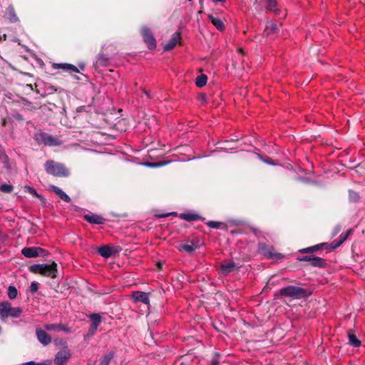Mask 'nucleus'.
<instances>
[{
  "instance_id": "10",
  "label": "nucleus",
  "mask_w": 365,
  "mask_h": 365,
  "mask_svg": "<svg viewBox=\"0 0 365 365\" xmlns=\"http://www.w3.org/2000/svg\"><path fill=\"white\" fill-rule=\"evenodd\" d=\"M329 245L326 242L320 243L314 246H311L307 248H304L299 250L301 253H313L314 252H317L322 249H326L329 250Z\"/></svg>"
},
{
  "instance_id": "5",
  "label": "nucleus",
  "mask_w": 365,
  "mask_h": 365,
  "mask_svg": "<svg viewBox=\"0 0 365 365\" xmlns=\"http://www.w3.org/2000/svg\"><path fill=\"white\" fill-rule=\"evenodd\" d=\"M21 254L28 258H34L38 256H46L48 252L38 247H24L21 250Z\"/></svg>"
},
{
  "instance_id": "14",
  "label": "nucleus",
  "mask_w": 365,
  "mask_h": 365,
  "mask_svg": "<svg viewBox=\"0 0 365 365\" xmlns=\"http://www.w3.org/2000/svg\"><path fill=\"white\" fill-rule=\"evenodd\" d=\"M90 318L92 322L90 332L93 334L101 322V317L98 314H92Z\"/></svg>"
},
{
  "instance_id": "28",
  "label": "nucleus",
  "mask_w": 365,
  "mask_h": 365,
  "mask_svg": "<svg viewBox=\"0 0 365 365\" xmlns=\"http://www.w3.org/2000/svg\"><path fill=\"white\" fill-rule=\"evenodd\" d=\"M349 200L351 202H356L359 201L360 196L358 192H356L352 190H349Z\"/></svg>"
},
{
  "instance_id": "7",
  "label": "nucleus",
  "mask_w": 365,
  "mask_h": 365,
  "mask_svg": "<svg viewBox=\"0 0 365 365\" xmlns=\"http://www.w3.org/2000/svg\"><path fill=\"white\" fill-rule=\"evenodd\" d=\"M70 356L71 353L68 349H64L58 351L54 359L55 365H64Z\"/></svg>"
},
{
  "instance_id": "2",
  "label": "nucleus",
  "mask_w": 365,
  "mask_h": 365,
  "mask_svg": "<svg viewBox=\"0 0 365 365\" xmlns=\"http://www.w3.org/2000/svg\"><path fill=\"white\" fill-rule=\"evenodd\" d=\"M30 271L34 274H41L46 277L55 278L57 272V264H37L30 267Z\"/></svg>"
},
{
  "instance_id": "1",
  "label": "nucleus",
  "mask_w": 365,
  "mask_h": 365,
  "mask_svg": "<svg viewBox=\"0 0 365 365\" xmlns=\"http://www.w3.org/2000/svg\"><path fill=\"white\" fill-rule=\"evenodd\" d=\"M282 297H290L294 299H305L312 294L309 290L300 287L289 285L279 290Z\"/></svg>"
},
{
  "instance_id": "22",
  "label": "nucleus",
  "mask_w": 365,
  "mask_h": 365,
  "mask_svg": "<svg viewBox=\"0 0 365 365\" xmlns=\"http://www.w3.org/2000/svg\"><path fill=\"white\" fill-rule=\"evenodd\" d=\"M180 218L186 221L191 222L201 219V217L196 213L188 212L180 214Z\"/></svg>"
},
{
  "instance_id": "27",
  "label": "nucleus",
  "mask_w": 365,
  "mask_h": 365,
  "mask_svg": "<svg viewBox=\"0 0 365 365\" xmlns=\"http://www.w3.org/2000/svg\"><path fill=\"white\" fill-rule=\"evenodd\" d=\"M207 80V76L205 74H201L196 78L195 84L198 87H202L206 85Z\"/></svg>"
},
{
  "instance_id": "21",
  "label": "nucleus",
  "mask_w": 365,
  "mask_h": 365,
  "mask_svg": "<svg viewBox=\"0 0 365 365\" xmlns=\"http://www.w3.org/2000/svg\"><path fill=\"white\" fill-rule=\"evenodd\" d=\"M209 19L211 21L212 24L220 31H222L225 29V24L223 21L217 17H215L212 15H208Z\"/></svg>"
},
{
  "instance_id": "57",
  "label": "nucleus",
  "mask_w": 365,
  "mask_h": 365,
  "mask_svg": "<svg viewBox=\"0 0 365 365\" xmlns=\"http://www.w3.org/2000/svg\"><path fill=\"white\" fill-rule=\"evenodd\" d=\"M214 1H216V2H219V1H222V0H213Z\"/></svg>"
},
{
  "instance_id": "18",
  "label": "nucleus",
  "mask_w": 365,
  "mask_h": 365,
  "mask_svg": "<svg viewBox=\"0 0 365 365\" xmlns=\"http://www.w3.org/2000/svg\"><path fill=\"white\" fill-rule=\"evenodd\" d=\"M98 253L102 257L105 258H108L114 254V251L108 245H103L99 247Z\"/></svg>"
},
{
  "instance_id": "48",
  "label": "nucleus",
  "mask_w": 365,
  "mask_h": 365,
  "mask_svg": "<svg viewBox=\"0 0 365 365\" xmlns=\"http://www.w3.org/2000/svg\"><path fill=\"white\" fill-rule=\"evenodd\" d=\"M211 363L212 365H217L218 363H219V361L217 359H213L212 361H211Z\"/></svg>"
},
{
  "instance_id": "20",
  "label": "nucleus",
  "mask_w": 365,
  "mask_h": 365,
  "mask_svg": "<svg viewBox=\"0 0 365 365\" xmlns=\"http://www.w3.org/2000/svg\"><path fill=\"white\" fill-rule=\"evenodd\" d=\"M6 16L9 20V21L12 23L19 21V18L17 17L14 9L12 6H9L7 8Z\"/></svg>"
},
{
  "instance_id": "40",
  "label": "nucleus",
  "mask_w": 365,
  "mask_h": 365,
  "mask_svg": "<svg viewBox=\"0 0 365 365\" xmlns=\"http://www.w3.org/2000/svg\"><path fill=\"white\" fill-rule=\"evenodd\" d=\"M38 289V284L37 282H34L31 284L29 289L31 293H35Z\"/></svg>"
},
{
  "instance_id": "47",
  "label": "nucleus",
  "mask_w": 365,
  "mask_h": 365,
  "mask_svg": "<svg viewBox=\"0 0 365 365\" xmlns=\"http://www.w3.org/2000/svg\"><path fill=\"white\" fill-rule=\"evenodd\" d=\"M237 55L239 56V57H240V59L242 58V56H243V51H242V48L237 49Z\"/></svg>"
},
{
  "instance_id": "26",
  "label": "nucleus",
  "mask_w": 365,
  "mask_h": 365,
  "mask_svg": "<svg viewBox=\"0 0 365 365\" xmlns=\"http://www.w3.org/2000/svg\"><path fill=\"white\" fill-rule=\"evenodd\" d=\"M57 68H62V69L66 70V71H73L75 73H78L79 72L78 69L75 66H73L72 64H68V63H61V64H58Z\"/></svg>"
},
{
  "instance_id": "52",
  "label": "nucleus",
  "mask_w": 365,
  "mask_h": 365,
  "mask_svg": "<svg viewBox=\"0 0 365 365\" xmlns=\"http://www.w3.org/2000/svg\"><path fill=\"white\" fill-rule=\"evenodd\" d=\"M339 230H340V227H336L335 228L334 235H336V234L339 231Z\"/></svg>"
},
{
  "instance_id": "30",
  "label": "nucleus",
  "mask_w": 365,
  "mask_h": 365,
  "mask_svg": "<svg viewBox=\"0 0 365 365\" xmlns=\"http://www.w3.org/2000/svg\"><path fill=\"white\" fill-rule=\"evenodd\" d=\"M113 352L108 353L103 358V359L100 362L99 365H108L109 363L110 362L111 359H113Z\"/></svg>"
},
{
  "instance_id": "9",
  "label": "nucleus",
  "mask_w": 365,
  "mask_h": 365,
  "mask_svg": "<svg viewBox=\"0 0 365 365\" xmlns=\"http://www.w3.org/2000/svg\"><path fill=\"white\" fill-rule=\"evenodd\" d=\"M180 34L178 32L174 33L170 39L163 45V51H168L175 48L177 43L180 41Z\"/></svg>"
},
{
  "instance_id": "50",
  "label": "nucleus",
  "mask_w": 365,
  "mask_h": 365,
  "mask_svg": "<svg viewBox=\"0 0 365 365\" xmlns=\"http://www.w3.org/2000/svg\"><path fill=\"white\" fill-rule=\"evenodd\" d=\"M237 140H238V137L235 136V137H233L232 138H230V141H237Z\"/></svg>"
},
{
  "instance_id": "56",
  "label": "nucleus",
  "mask_w": 365,
  "mask_h": 365,
  "mask_svg": "<svg viewBox=\"0 0 365 365\" xmlns=\"http://www.w3.org/2000/svg\"><path fill=\"white\" fill-rule=\"evenodd\" d=\"M218 152H219V151H218L217 150H214L212 153H213L214 154H215V153H217Z\"/></svg>"
},
{
  "instance_id": "61",
  "label": "nucleus",
  "mask_w": 365,
  "mask_h": 365,
  "mask_svg": "<svg viewBox=\"0 0 365 365\" xmlns=\"http://www.w3.org/2000/svg\"><path fill=\"white\" fill-rule=\"evenodd\" d=\"M229 307H230V309H232V307H231L230 304H229Z\"/></svg>"
},
{
  "instance_id": "6",
  "label": "nucleus",
  "mask_w": 365,
  "mask_h": 365,
  "mask_svg": "<svg viewBox=\"0 0 365 365\" xmlns=\"http://www.w3.org/2000/svg\"><path fill=\"white\" fill-rule=\"evenodd\" d=\"M141 34L144 42L147 44L149 49L155 48L157 44L155 38L151 32L150 29L146 26H144L141 29Z\"/></svg>"
},
{
  "instance_id": "31",
  "label": "nucleus",
  "mask_w": 365,
  "mask_h": 365,
  "mask_svg": "<svg viewBox=\"0 0 365 365\" xmlns=\"http://www.w3.org/2000/svg\"><path fill=\"white\" fill-rule=\"evenodd\" d=\"M0 160L4 165L5 168H6L8 169L10 168L9 159L5 153H0Z\"/></svg>"
},
{
  "instance_id": "55",
  "label": "nucleus",
  "mask_w": 365,
  "mask_h": 365,
  "mask_svg": "<svg viewBox=\"0 0 365 365\" xmlns=\"http://www.w3.org/2000/svg\"><path fill=\"white\" fill-rule=\"evenodd\" d=\"M236 65H237V62H234V63H233V67H234V68H236Z\"/></svg>"
},
{
  "instance_id": "59",
  "label": "nucleus",
  "mask_w": 365,
  "mask_h": 365,
  "mask_svg": "<svg viewBox=\"0 0 365 365\" xmlns=\"http://www.w3.org/2000/svg\"><path fill=\"white\" fill-rule=\"evenodd\" d=\"M216 356H217V358H219V357H220V354H216Z\"/></svg>"
},
{
  "instance_id": "36",
  "label": "nucleus",
  "mask_w": 365,
  "mask_h": 365,
  "mask_svg": "<svg viewBox=\"0 0 365 365\" xmlns=\"http://www.w3.org/2000/svg\"><path fill=\"white\" fill-rule=\"evenodd\" d=\"M26 190L29 193L31 194L33 196L37 197L41 200H44V198L39 194L36 192V191L31 187H26Z\"/></svg>"
},
{
  "instance_id": "3",
  "label": "nucleus",
  "mask_w": 365,
  "mask_h": 365,
  "mask_svg": "<svg viewBox=\"0 0 365 365\" xmlns=\"http://www.w3.org/2000/svg\"><path fill=\"white\" fill-rule=\"evenodd\" d=\"M44 168L48 173L54 176L67 177L69 175V171L64 165L53 160L46 161Z\"/></svg>"
},
{
  "instance_id": "35",
  "label": "nucleus",
  "mask_w": 365,
  "mask_h": 365,
  "mask_svg": "<svg viewBox=\"0 0 365 365\" xmlns=\"http://www.w3.org/2000/svg\"><path fill=\"white\" fill-rule=\"evenodd\" d=\"M0 190L3 192L9 193L13 190V186L9 184H3L0 186Z\"/></svg>"
},
{
  "instance_id": "17",
  "label": "nucleus",
  "mask_w": 365,
  "mask_h": 365,
  "mask_svg": "<svg viewBox=\"0 0 365 365\" xmlns=\"http://www.w3.org/2000/svg\"><path fill=\"white\" fill-rule=\"evenodd\" d=\"M51 189L63 201L66 202H69L71 201L70 197L57 186L51 185Z\"/></svg>"
},
{
  "instance_id": "51",
  "label": "nucleus",
  "mask_w": 365,
  "mask_h": 365,
  "mask_svg": "<svg viewBox=\"0 0 365 365\" xmlns=\"http://www.w3.org/2000/svg\"><path fill=\"white\" fill-rule=\"evenodd\" d=\"M143 92L148 96V98H150V93L148 91L144 90Z\"/></svg>"
},
{
  "instance_id": "25",
  "label": "nucleus",
  "mask_w": 365,
  "mask_h": 365,
  "mask_svg": "<svg viewBox=\"0 0 365 365\" xmlns=\"http://www.w3.org/2000/svg\"><path fill=\"white\" fill-rule=\"evenodd\" d=\"M197 249V246L192 242L182 245L180 247V250H184L187 253H192Z\"/></svg>"
},
{
  "instance_id": "46",
  "label": "nucleus",
  "mask_w": 365,
  "mask_h": 365,
  "mask_svg": "<svg viewBox=\"0 0 365 365\" xmlns=\"http://www.w3.org/2000/svg\"><path fill=\"white\" fill-rule=\"evenodd\" d=\"M228 270V264H222V271L224 272V273H227Z\"/></svg>"
},
{
  "instance_id": "49",
  "label": "nucleus",
  "mask_w": 365,
  "mask_h": 365,
  "mask_svg": "<svg viewBox=\"0 0 365 365\" xmlns=\"http://www.w3.org/2000/svg\"><path fill=\"white\" fill-rule=\"evenodd\" d=\"M37 364L35 363L34 361H29V362H26V363H24L23 365H36Z\"/></svg>"
},
{
  "instance_id": "45",
  "label": "nucleus",
  "mask_w": 365,
  "mask_h": 365,
  "mask_svg": "<svg viewBox=\"0 0 365 365\" xmlns=\"http://www.w3.org/2000/svg\"><path fill=\"white\" fill-rule=\"evenodd\" d=\"M229 267H230V273L234 270V269L235 267V263L230 261Z\"/></svg>"
},
{
  "instance_id": "38",
  "label": "nucleus",
  "mask_w": 365,
  "mask_h": 365,
  "mask_svg": "<svg viewBox=\"0 0 365 365\" xmlns=\"http://www.w3.org/2000/svg\"><path fill=\"white\" fill-rule=\"evenodd\" d=\"M313 257H314V255L298 257L297 260H299L300 262H309L311 264Z\"/></svg>"
},
{
  "instance_id": "33",
  "label": "nucleus",
  "mask_w": 365,
  "mask_h": 365,
  "mask_svg": "<svg viewBox=\"0 0 365 365\" xmlns=\"http://www.w3.org/2000/svg\"><path fill=\"white\" fill-rule=\"evenodd\" d=\"M169 163H170V161H160L159 163H144V165L148 167H150V168H158V167H162V166L166 165Z\"/></svg>"
},
{
  "instance_id": "11",
  "label": "nucleus",
  "mask_w": 365,
  "mask_h": 365,
  "mask_svg": "<svg viewBox=\"0 0 365 365\" xmlns=\"http://www.w3.org/2000/svg\"><path fill=\"white\" fill-rule=\"evenodd\" d=\"M259 251L263 254L264 256L269 259H273V251L274 248L272 246H268L265 243L259 242Z\"/></svg>"
},
{
  "instance_id": "54",
  "label": "nucleus",
  "mask_w": 365,
  "mask_h": 365,
  "mask_svg": "<svg viewBox=\"0 0 365 365\" xmlns=\"http://www.w3.org/2000/svg\"><path fill=\"white\" fill-rule=\"evenodd\" d=\"M230 233H231V234H235V233H236V232H235V231H234V230H231V231H230Z\"/></svg>"
},
{
  "instance_id": "16",
  "label": "nucleus",
  "mask_w": 365,
  "mask_h": 365,
  "mask_svg": "<svg viewBox=\"0 0 365 365\" xmlns=\"http://www.w3.org/2000/svg\"><path fill=\"white\" fill-rule=\"evenodd\" d=\"M349 338V344L354 347H359L361 346V341L359 340L354 333V331L350 329L347 333Z\"/></svg>"
},
{
  "instance_id": "44",
  "label": "nucleus",
  "mask_w": 365,
  "mask_h": 365,
  "mask_svg": "<svg viewBox=\"0 0 365 365\" xmlns=\"http://www.w3.org/2000/svg\"><path fill=\"white\" fill-rule=\"evenodd\" d=\"M274 258L273 259H281L284 257L283 255L281 253H276L273 252Z\"/></svg>"
},
{
  "instance_id": "53",
  "label": "nucleus",
  "mask_w": 365,
  "mask_h": 365,
  "mask_svg": "<svg viewBox=\"0 0 365 365\" xmlns=\"http://www.w3.org/2000/svg\"><path fill=\"white\" fill-rule=\"evenodd\" d=\"M265 162L267 163V164H269V165H274V163L269 161V160H265Z\"/></svg>"
},
{
  "instance_id": "15",
  "label": "nucleus",
  "mask_w": 365,
  "mask_h": 365,
  "mask_svg": "<svg viewBox=\"0 0 365 365\" xmlns=\"http://www.w3.org/2000/svg\"><path fill=\"white\" fill-rule=\"evenodd\" d=\"M351 232V230H349L348 231H346L345 233H341L340 235V237H339V240L336 242V241H334L331 245H329L330 248H329V251L330 250H333L336 248H337L338 247H339L344 242L346 241V240L347 239L348 236L349 235V234Z\"/></svg>"
},
{
  "instance_id": "39",
  "label": "nucleus",
  "mask_w": 365,
  "mask_h": 365,
  "mask_svg": "<svg viewBox=\"0 0 365 365\" xmlns=\"http://www.w3.org/2000/svg\"><path fill=\"white\" fill-rule=\"evenodd\" d=\"M207 225L211 228H220L222 223L216 221H209Z\"/></svg>"
},
{
  "instance_id": "37",
  "label": "nucleus",
  "mask_w": 365,
  "mask_h": 365,
  "mask_svg": "<svg viewBox=\"0 0 365 365\" xmlns=\"http://www.w3.org/2000/svg\"><path fill=\"white\" fill-rule=\"evenodd\" d=\"M59 324H46L44 328L48 331H56L58 330Z\"/></svg>"
},
{
  "instance_id": "60",
  "label": "nucleus",
  "mask_w": 365,
  "mask_h": 365,
  "mask_svg": "<svg viewBox=\"0 0 365 365\" xmlns=\"http://www.w3.org/2000/svg\"><path fill=\"white\" fill-rule=\"evenodd\" d=\"M36 365H45V364H38Z\"/></svg>"
},
{
  "instance_id": "13",
  "label": "nucleus",
  "mask_w": 365,
  "mask_h": 365,
  "mask_svg": "<svg viewBox=\"0 0 365 365\" xmlns=\"http://www.w3.org/2000/svg\"><path fill=\"white\" fill-rule=\"evenodd\" d=\"M84 218L87 222L91 224L102 225L104 222V219L98 215H85Z\"/></svg>"
},
{
  "instance_id": "19",
  "label": "nucleus",
  "mask_w": 365,
  "mask_h": 365,
  "mask_svg": "<svg viewBox=\"0 0 365 365\" xmlns=\"http://www.w3.org/2000/svg\"><path fill=\"white\" fill-rule=\"evenodd\" d=\"M310 264L312 267L318 268H324L327 267L326 260L322 257H316L315 255L312 257Z\"/></svg>"
},
{
  "instance_id": "8",
  "label": "nucleus",
  "mask_w": 365,
  "mask_h": 365,
  "mask_svg": "<svg viewBox=\"0 0 365 365\" xmlns=\"http://www.w3.org/2000/svg\"><path fill=\"white\" fill-rule=\"evenodd\" d=\"M36 335L38 341L43 346L48 345L51 342V337L41 328L36 329Z\"/></svg>"
},
{
  "instance_id": "12",
  "label": "nucleus",
  "mask_w": 365,
  "mask_h": 365,
  "mask_svg": "<svg viewBox=\"0 0 365 365\" xmlns=\"http://www.w3.org/2000/svg\"><path fill=\"white\" fill-rule=\"evenodd\" d=\"M133 297L136 302L148 304L150 302L148 294L145 292L136 291L133 293Z\"/></svg>"
},
{
  "instance_id": "24",
  "label": "nucleus",
  "mask_w": 365,
  "mask_h": 365,
  "mask_svg": "<svg viewBox=\"0 0 365 365\" xmlns=\"http://www.w3.org/2000/svg\"><path fill=\"white\" fill-rule=\"evenodd\" d=\"M267 3L266 9L269 11L273 12L274 14H278L279 9L277 8V0H265Z\"/></svg>"
},
{
  "instance_id": "23",
  "label": "nucleus",
  "mask_w": 365,
  "mask_h": 365,
  "mask_svg": "<svg viewBox=\"0 0 365 365\" xmlns=\"http://www.w3.org/2000/svg\"><path fill=\"white\" fill-rule=\"evenodd\" d=\"M11 307L10 303L4 302L0 304V314L3 318L8 317L9 316V312Z\"/></svg>"
},
{
  "instance_id": "43",
  "label": "nucleus",
  "mask_w": 365,
  "mask_h": 365,
  "mask_svg": "<svg viewBox=\"0 0 365 365\" xmlns=\"http://www.w3.org/2000/svg\"><path fill=\"white\" fill-rule=\"evenodd\" d=\"M230 226L232 225H240L242 224V221L241 220H230L229 221Z\"/></svg>"
},
{
  "instance_id": "34",
  "label": "nucleus",
  "mask_w": 365,
  "mask_h": 365,
  "mask_svg": "<svg viewBox=\"0 0 365 365\" xmlns=\"http://www.w3.org/2000/svg\"><path fill=\"white\" fill-rule=\"evenodd\" d=\"M21 309L19 307H11L9 312V316L12 317H18L21 313Z\"/></svg>"
},
{
  "instance_id": "4",
  "label": "nucleus",
  "mask_w": 365,
  "mask_h": 365,
  "mask_svg": "<svg viewBox=\"0 0 365 365\" xmlns=\"http://www.w3.org/2000/svg\"><path fill=\"white\" fill-rule=\"evenodd\" d=\"M34 139L38 144H43L46 146H58L62 144L59 138L43 132L36 133Z\"/></svg>"
},
{
  "instance_id": "42",
  "label": "nucleus",
  "mask_w": 365,
  "mask_h": 365,
  "mask_svg": "<svg viewBox=\"0 0 365 365\" xmlns=\"http://www.w3.org/2000/svg\"><path fill=\"white\" fill-rule=\"evenodd\" d=\"M198 99L202 103H205L207 101V96L205 93H201L198 95Z\"/></svg>"
},
{
  "instance_id": "32",
  "label": "nucleus",
  "mask_w": 365,
  "mask_h": 365,
  "mask_svg": "<svg viewBox=\"0 0 365 365\" xmlns=\"http://www.w3.org/2000/svg\"><path fill=\"white\" fill-rule=\"evenodd\" d=\"M17 289L14 286H9L8 289V296L9 299H14L17 296Z\"/></svg>"
},
{
  "instance_id": "58",
  "label": "nucleus",
  "mask_w": 365,
  "mask_h": 365,
  "mask_svg": "<svg viewBox=\"0 0 365 365\" xmlns=\"http://www.w3.org/2000/svg\"><path fill=\"white\" fill-rule=\"evenodd\" d=\"M226 150V149H225V148H224V154H225V155H226V150Z\"/></svg>"
},
{
  "instance_id": "41",
  "label": "nucleus",
  "mask_w": 365,
  "mask_h": 365,
  "mask_svg": "<svg viewBox=\"0 0 365 365\" xmlns=\"http://www.w3.org/2000/svg\"><path fill=\"white\" fill-rule=\"evenodd\" d=\"M59 325L60 326H58V330H61L66 333H70L71 331L69 327L64 326L62 324H59Z\"/></svg>"
},
{
  "instance_id": "29",
  "label": "nucleus",
  "mask_w": 365,
  "mask_h": 365,
  "mask_svg": "<svg viewBox=\"0 0 365 365\" xmlns=\"http://www.w3.org/2000/svg\"><path fill=\"white\" fill-rule=\"evenodd\" d=\"M265 31L267 35L276 34L278 31V26L275 24H270L266 26Z\"/></svg>"
}]
</instances>
